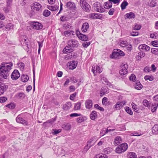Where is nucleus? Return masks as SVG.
Returning <instances> with one entry per match:
<instances>
[{"label":"nucleus","mask_w":158,"mask_h":158,"mask_svg":"<svg viewBox=\"0 0 158 158\" xmlns=\"http://www.w3.org/2000/svg\"><path fill=\"white\" fill-rule=\"evenodd\" d=\"M0 67V76L4 79H6L8 77L9 72L12 69L13 63L12 62L4 63Z\"/></svg>","instance_id":"f257e3e1"},{"label":"nucleus","mask_w":158,"mask_h":158,"mask_svg":"<svg viewBox=\"0 0 158 158\" xmlns=\"http://www.w3.org/2000/svg\"><path fill=\"white\" fill-rule=\"evenodd\" d=\"M67 45L63 50V52L64 53H68L73 51V48H77L79 46L78 41L75 39L69 40Z\"/></svg>","instance_id":"f03ea898"},{"label":"nucleus","mask_w":158,"mask_h":158,"mask_svg":"<svg viewBox=\"0 0 158 158\" xmlns=\"http://www.w3.org/2000/svg\"><path fill=\"white\" fill-rule=\"evenodd\" d=\"M25 113H22L18 115L16 118V122L18 123L22 124L25 126H28V123L25 119Z\"/></svg>","instance_id":"7ed1b4c3"},{"label":"nucleus","mask_w":158,"mask_h":158,"mask_svg":"<svg viewBox=\"0 0 158 158\" xmlns=\"http://www.w3.org/2000/svg\"><path fill=\"white\" fill-rule=\"evenodd\" d=\"M124 55L125 53L123 51L119 49H115L110 55V58L119 59L120 56H123Z\"/></svg>","instance_id":"20e7f679"},{"label":"nucleus","mask_w":158,"mask_h":158,"mask_svg":"<svg viewBox=\"0 0 158 158\" xmlns=\"http://www.w3.org/2000/svg\"><path fill=\"white\" fill-rule=\"evenodd\" d=\"M127 144L123 143L118 145L115 149V152L119 154L121 153L126 151L128 148Z\"/></svg>","instance_id":"39448f33"},{"label":"nucleus","mask_w":158,"mask_h":158,"mask_svg":"<svg viewBox=\"0 0 158 158\" xmlns=\"http://www.w3.org/2000/svg\"><path fill=\"white\" fill-rule=\"evenodd\" d=\"M80 4L83 10L86 12H89L91 10V7L85 0H80Z\"/></svg>","instance_id":"423d86ee"},{"label":"nucleus","mask_w":158,"mask_h":158,"mask_svg":"<svg viewBox=\"0 0 158 158\" xmlns=\"http://www.w3.org/2000/svg\"><path fill=\"white\" fill-rule=\"evenodd\" d=\"M42 8L41 5L38 2L33 3L31 5V9L34 12H41Z\"/></svg>","instance_id":"0eeeda50"},{"label":"nucleus","mask_w":158,"mask_h":158,"mask_svg":"<svg viewBox=\"0 0 158 158\" xmlns=\"http://www.w3.org/2000/svg\"><path fill=\"white\" fill-rule=\"evenodd\" d=\"M32 27L34 29L39 30L42 28L43 25L40 23L37 22H33L31 23Z\"/></svg>","instance_id":"6e6552de"},{"label":"nucleus","mask_w":158,"mask_h":158,"mask_svg":"<svg viewBox=\"0 0 158 158\" xmlns=\"http://www.w3.org/2000/svg\"><path fill=\"white\" fill-rule=\"evenodd\" d=\"M20 75L19 71L16 69H15L11 75V78L13 80H15L19 78Z\"/></svg>","instance_id":"1a4fd4ad"},{"label":"nucleus","mask_w":158,"mask_h":158,"mask_svg":"<svg viewBox=\"0 0 158 158\" xmlns=\"http://www.w3.org/2000/svg\"><path fill=\"white\" fill-rule=\"evenodd\" d=\"M102 69L101 67L99 66L98 65H94L92 66V71L94 74L96 73H100L102 72Z\"/></svg>","instance_id":"9d476101"},{"label":"nucleus","mask_w":158,"mask_h":158,"mask_svg":"<svg viewBox=\"0 0 158 158\" xmlns=\"http://www.w3.org/2000/svg\"><path fill=\"white\" fill-rule=\"evenodd\" d=\"M102 15L98 13H92L89 14V17L92 19H101L102 18Z\"/></svg>","instance_id":"9b49d317"},{"label":"nucleus","mask_w":158,"mask_h":158,"mask_svg":"<svg viewBox=\"0 0 158 158\" xmlns=\"http://www.w3.org/2000/svg\"><path fill=\"white\" fill-rule=\"evenodd\" d=\"M76 34L77 36L81 40L86 41L88 40V37L87 36L81 33L79 31H77Z\"/></svg>","instance_id":"f8f14e48"},{"label":"nucleus","mask_w":158,"mask_h":158,"mask_svg":"<svg viewBox=\"0 0 158 158\" xmlns=\"http://www.w3.org/2000/svg\"><path fill=\"white\" fill-rule=\"evenodd\" d=\"M126 102L125 101H123L122 102H118L116 105L114 106V107L116 109V110L120 109L125 104Z\"/></svg>","instance_id":"ddd939ff"},{"label":"nucleus","mask_w":158,"mask_h":158,"mask_svg":"<svg viewBox=\"0 0 158 158\" xmlns=\"http://www.w3.org/2000/svg\"><path fill=\"white\" fill-rule=\"evenodd\" d=\"M65 7L67 8L70 10H73L76 8L75 4L73 2H69L67 3Z\"/></svg>","instance_id":"4468645a"},{"label":"nucleus","mask_w":158,"mask_h":158,"mask_svg":"<svg viewBox=\"0 0 158 158\" xmlns=\"http://www.w3.org/2000/svg\"><path fill=\"white\" fill-rule=\"evenodd\" d=\"M128 67L127 65L124 64L119 71V73L121 75H124L127 74L128 71L127 68Z\"/></svg>","instance_id":"2eb2a0df"},{"label":"nucleus","mask_w":158,"mask_h":158,"mask_svg":"<svg viewBox=\"0 0 158 158\" xmlns=\"http://www.w3.org/2000/svg\"><path fill=\"white\" fill-rule=\"evenodd\" d=\"M77 57V54L75 53H72L66 55L64 59L65 60H68L69 59H72L73 58H75Z\"/></svg>","instance_id":"dca6fc26"},{"label":"nucleus","mask_w":158,"mask_h":158,"mask_svg":"<svg viewBox=\"0 0 158 158\" xmlns=\"http://www.w3.org/2000/svg\"><path fill=\"white\" fill-rule=\"evenodd\" d=\"M138 49L140 51H148L149 50L150 48L148 46L145 44H142L139 45L138 47Z\"/></svg>","instance_id":"f3484780"},{"label":"nucleus","mask_w":158,"mask_h":158,"mask_svg":"<svg viewBox=\"0 0 158 158\" xmlns=\"http://www.w3.org/2000/svg\"><path fill=\"white\" fill-rule=\"evenodd\" d=\"M77 64L75 61L72 60L68 63V65L69 66V68L70 69H73L76 67Z\"/></svg>","instance_id":"a211bd4d"},{"label":"nucleus","mask_w":158,"mask_h":158,"mask_svg":"<svg viewBox=\"0 0 158 158\" xmlns=\"http://www.w3.org/2000/svg\"><path fill=\"white\" fill-rule=\"evenodd\" d=\"M26 41V40L25 39L22 40V42L23 44H25L23 45V48L27 50V52L30 53L31 52V49L30 48L29 45L27 44Z\"/></svg>","instance_id":"6ab92c4d"},{"label":"nucleus","mask_w":158,"mask_h":158,"mask_svg":"<svg viewBox=\"0 0 158 158\" xmlns=\"http://www.w3.org/2000/svg\"><path fill=\"white\" fill-rule=\"evenodd\" d=\"M80 116V117L77 118L76 119L77 122L78 123L83 122L87 119L86 117L83 116L81 114Z\"/></svg>","instance_id":"aec40b11"},{"label":"nucleus","mask_w":158,"mask_h":158,"mask_svg":"<svg viewBox=\"0 0 158 158\" xmlns=\"http://www.w3.org/2000/svg\"><path fill=\"white\" fill-rule=\"evenodd\" d=\"M108 93L109 90L108 88L105 87H103L101 89L100 95L101 96H102L104 95L107 94Z\"/></svg>","instance_id":"412c9836"},{"label":"nucleus","mask_w":158,"mask_h":158,"mask_svg":"<svg viewBox=\"0 0 158 158\" xmlns=\"http://www.w3.org/2000/svg\"><path fill=\"white\" fill-rule=\"evenodd\" d=\"M126 17L125 19H134L135 17V14L133 12H130L127 13L125 15Z\"/></svg>","instance_id":"4be33fe9"},{"label":"nucleus","mask_w":158,"mask_h":158,"mask_svg":"<svg viewBox=\"0 0 158 158\" xmlns=\"http://www.w3.org/2000/svg\"><path fill=\"white\" fill-rule=\"evenodd\" d=\"M145 53L143 52H139L138 53V55L136 56V59L137 60H141L142 58L143 57L145 56Z\"/></svg>","instance_id":"5701e85b"},{"label":"nucleus","mask_w":158,"mask_h":158,"mask_svg":"<svg viewBox=\"0 0 158 158\" xmlns=\"http://www.w3.org/2000/svg\"><path fill=\"white\" fill-rule=\"evenodd\" d=\"M8 86L7 85H4L2 86H0V95L3 94L8 89Z\"/></svg>","instance_id":"b1692460"},{"label":"nucleus","mask_w":158,"mask_h":158,"mask_svg":"<svg viewBox=\"0 0 158 158\" xmlns=\"http://www.w3.org/2000/svg\"><path fill=\"white\" fill-rule=\"evenodd\" d=\"M121 138L119 136L116 137L114 139V144L115 145H117L122 142Z\"/></svg>","instance_id":"393cba45"},{"label":"nucleus","mask_w":158,"mask_h":158,"mask_svg":"<svg viewBox=\"0 0 158 158\" xmlns=\"http://www.w3.org/2000/svg\"><path fill=\"white\" fill-rule=\"evenodd\" d=\"M93 103L92 101L90 100H88L86 101L85 103V107L87 109H90L92 106Z\"/></svg>","instance_id":"a878e982"},{"label":"nucleus","mask_w":158,"mask_h":158,"mask_svg":"<svg viewBox=\"0 0 158 158\" xmlns=\"http://www.w3.org/2000/svg\"><path fill=\"white\" fill-rule=\"evenodd\" d=\"M72 106V103L71 102H67L63 106V108L65 110H69Z\"/></svg>","instance_id":"bb28decb"},{"label":"nucleus","mask_w":158,"mask_h":158,"mask_svg":"<svg viewBox=\"0 0 158 158\" xmlns=\"http://www.w3.org/2000/svg\"><path fill=\"white\" fill-rule=\"evenodd\" d=\"M112 4L110 0L106 2H105L104 4V7L106 9H109L111 8L112 6Z\"/></svg>","instance_id":"cd10ccee"},{"label":"nucleus","mask_w":158,"mask_h":158,"mask_svg":"<svg viewBox=\"0 0 158 158\" xmlns=\"http://www.w3.org/2000/svg\"><path fill=\"white\" fill-rule=\"evenodd\" d=\"M90 118L91 119L94 120L97 118V112L96 111L93 110L91 112L90 114Z\"/></svg>","instance_id":"c85d7f7f"},{"label":"nucleus","mask_w":158,"mask_h":158,"mask_svg":"<svg viewBox=\"0 0 158 158\" xmlns=\"http://www.w3.org/2000/svg\"><path fill=\"white\" fill-rule=\"evenodd\" d=\"M89 24L87 23H84L82 26L81 30L83 32H85L89 28Z\"/></svg>","instance_id":"c756f323"},{"label":"nucleus","mask_w":158,"mask_h":158,"mask_svg":"<svg viewBox=\"0 0 158 158\" xmlns=\"http://www.w3.org/2000/svg\"><path fill=\"white\" fill-rule=\"evenodd\" d=\"M135 87L137 89L140 90L142 88L143 86L140 82L137 81L135 83Z\"/></svg>","instance_id":"7c9ffc66"},{"label":"nucleus","mask_w":158,"mask_h":158,"mask_svg":"<svg viewBox=\"0 0 158 158\" xmlns=\"http://www.w3.org/2000/svg\"><path fill=\"white\" fill-rule=\"evenodd\" d=\"M152 131L154 134H158V125H155L152 128Z\"/></svg>","instance_id":"2f4dec72"},{"label":"nucleus","mask_w":158,"mask_h":158,"mask_svg":"<svg viewBox=\"0 0 158 158\" xmlns=\"http://www.w3.org/2000/svg\"><path fill=\"white\" fill-rule=\"evenodd\" d=\"M101 81L103 83L109 85L110 87V86L111 85V84L108 81L106 77H103L102 78Z\"/></svg>","instance_id":"473e14b6"},{"label":"nucleus","mask_w":158,"mask_h":158,"mask_svg":"<svg viewBox=\"0 0 158 158\" xmlns=\"http://www.w3.org/2000/svg\"><path fill=\"white\" fill-rule=\"evenodd\" d=\"M21 79L23 82H26L29 80V77L27 75L22 74L21 77Z\"/></svg>","instance_id":"72a5a7b5"},{"label":"nucleus","mask_w":158,"mask_h":158,"mask_svg":"<svg viewBox=\"0 0 158 158\" xmlns=\"http://www.w3.org/2000/svg\"><path fill=\"white\" fill-rule=\"evenodd\" d=\"M62 128L65 130H69L70 129L71 125L68 123L64 124L62 125Z\"/></svg>","instance_id":"f704fd0d"},{"label":"nucleus","mask_w":158,"mask_h":158,"mask_svg":"<svg viewBox=\"0 0 158 158\" xmlns=\"http://www.w3.org/2000/svg\"><path fill=\"white\" fill-rule=\"evenodd\" d=\"M96 10L97 11L99 12H103L105 11V9L102 6L100 5L99 6H97L96 8Z\"/></svg>","instance_id":"c9c22d12"},{"label":"nucleus","mask_w":158,"mask_h":158,"mask_svg":"<svg viewBox=\"0 0 158 158\" xmlns=\"http://www.w3.org/2000/svg\"><path fill=\"white\" fill-rule=\"evenodd\" d=\"M128 5V3L126 1L124 0L121 5V9L123 10L126 8V6Z\"/></svg>","instance_id":"e433bc0d"},{"label":"nucleus","mask_w":158,"mask_h":158,"mask_svg":"<svg viewBox=\"0 0 158 158\" xmlns=\"http://www.w3.org/2000/svg\"><path fill=\"white\" fill-rule=\"evenodd\" d=\"M81 103L80 102H78L75 104L74 109L75 110H80L81 108Z\"/></svg>","instance_id":"4c0bfd02"},{"label":"nucleus","mask_w":158,"mask_h":158,"mask_svg":"<svg viewBox=\"0 0 158 158\" xmlns=\"http://www.w3.org/2000/svg\"><path fill=\"white\" fill-rule=\"evenodd\" d=\"M16 106L15 104L14 103H11L9 104H7L6 106L10 109H14Z\"/></svg>","instance_id":"58836bf2"},{"label":"nucleus","mask_w":158,"mask_h":158,"mask_svg":"<svg viewBox=\"0 0 158 158\" xmlns=\"http://www.w3.org/2000/svg\"><path fill=\"white\" fill-rule=\"evenodd\" d=\"M74 32L73 31H65L64 32V34L66 36H68L71 34H72V35H74Z\"/></svg>","instance_id":"ea45409f"},{"label":"nucleus","mask_w":158,"mask_h":158,"mask_svg":"<svg viewBox=\"0 0 158 158\" xmlns=\"http://www.w3.org/2000/svg\"><path fill=\"white\" fill-rule=\"evenodd\" d=\"M113 151V149L110 147H108L104 149V152L106 154H108Z\"/></svg>","instance_id":"a19ab883"},{"label":"nucleus","mask_w":158,"mask_h":158,"mask_svg":"<svg viewBox=\"0 0 158 158\" xmlns=\"http://www.w3.org/2000/svg\"><path fill=\"white\" fill-rule=\"evenodd\" d=\"M125 111L130 115L133 114V112L131 109L128 106H126L125 107Z\"/></svg>","instance_id":"79ce46f5"},{"label":"nucleus","mask_w":158,"mask_h":158,"mask_svg":"<svg viewBox=\"0 0 158 158\" xmlns=\"http://www.w3.org/2000/svg\"><path fill=\"white\" fill-rule=\"evenodd\" d=\"M128 156V158H137V155L134 152H129Z\"/></svg>","instance_id":"37998d69"},{"label":"nucleus","mask_w":158,"mask_h":158,"mask_svg":"<svg viewBox=\"0 0 158 158\" xmlns=\"http://www.w3.org/2000/svg\"><path fill=\"white\" fill-rule=\"evenodd\" d=\"M58 8L59 6H49L48 7L49 9L52 11L57 10H58Z\"/></svg>","instance_id":"c03bdc74"},{"label":"nucleus","mask_w":158,"mask_h":158,"mask_svg":"<svg viewBox=\"0 0 158 158\" xmlns=\"http://www.w3.org/2000/svg\"><path fill=\"white\" fill-rule=\"evenodd\" d=\"M131 106L135 112H137L138 111V108L137 106L135 104L134 102H132Z\"/></svg>","instance_id":"a18cd8bd"},{"label":"nucleus","mask_w":158,"mask_h":158,"mask_svg":"<svg viewBox=\"0 0 158 158\" xmlns=\"http://www.w3.org/2000/svg\"><path fill=\"white\" fill-rule=\"evenodd\" d=\"M144 78L146 80H149L150 81H153L154 79V77L152 76L146 75L144 77Z\"/></svg>","instance_id":"49530a36"},{"label":"nucleus","mask_w":158,"mask_h":158,"mask_svg":"<svg viewBox=\"0 0 158 158\" xmlns=\"http://www.w3.org/2000/svg\"><path fill=\"white\" fill-rule=\"evenodd\" d=\"M151 52L155 55H158V48H152L151 49Z\"/></svg>","instance_id":"de8ad7c7"},{"label":"nucleus","mask_w":158,"mask_h":158,"mask_svg":"<svg viewBox=\"0 0 158 158\" xmlns=\"http://www.w3.org/2000/svg\"><path fill=\"white\" fill-rule=\"evenodd\" d=\"M95 158H108V157L106 155L102 154L97 155Z\"/></svg>","instance_id":"09e8293b"},{"label":"nucleus","mask_w":158,"mask_h":158,"mask_svg":"<svg viewBox=\"0 0 158 158\" xmlns=\"http://www.w3.org/2000/svg\"><path fill=\"white\" fill-rule=\"evenodd\" d=\"M13 27V25L11 23H8L5 27L8 30H9Z\"/></svg>","instance_id":"8fccbe9b"},{"label":"nucleus","mask_w":158,"mask_h":158,"mask_svg":"<svg viewBox=\"0 0 158 158\" xmlns=\"http://www.w3.org/2000/svg\"><path fill=\"white\" fill-rule=\"evenodd\" d=\"M143 104L144 106L146 107H150V104L147 100H144L143 102Z\"/></svg>","instance_id":"3c124183"},{"label":"nucleus","mask_w":158,"mask_h":158,"mask_svg":"<svg viewBox=\"0 0 158 158\" xmlns=\"http://www.w3.org/2000/svg\"><path fill=\"white\" fill-rule=\"evenodd\" d=\"M50 14V12L47 10H45L43 13V15L45 17L49 16Z\"/></svg>","instance_id":"603ef678"},{"label":"nucleus","mask_w":158,"mask_h":158,"mask_svg":"<svg viewBox=\"0 0 158 158\" xmlns=\"http://www.w3.org/2000/svg\"><path fill=\"white\" fill-rule=\"evenodd\" d=\"M158 106V104L156 103H154L153 104L152 107L151 111L152 112H154L157 109Z\"/></svg>","instance_id":"864d4df0"},{"label":"nucleus","mask_w":158,"mask_h":158,"mask_svg":"<svg viewBox=\"0 0 158 158\" xmlns=\"http://www.w3.org/2000/svg\"><path fill=\"white\" fill-rule=\"evenodd\" d=\"M129 78L130 80L133 81H135L136 80V77L135 75L132 74H131L130 76L129 77Z\"/></svg>","instance_id":"5fc2aeb1"},{"label":"nucleus","mask_w":158,"mask_h":158,"mask_svg":"<svg viewBox=\"0 0 158 158\" xmlns=\"http://www.w3.org/2000/svg\"><path fill=\"white\" fill-rule=\"evenodd\" d=\"M94 107L97 109H98L101 111H104V109L103 107L100 106L98 104H95Z\"/></svg>","instance_id":"6e6d98bb"},{"label":"nucleus","mask_w":158,"mask_h":158,"mask_svg":"<svg viewBox=\"0 0 158 158\" xmlns=\"http://www.w3.org/2000/svg\"><path fill=\"white\" fill-rule=\"evenodd\" d=\"M94 145V144H92V145H89V144L87 143L84 148V151L86 152L89 149V148Z\"/></svg>","instance_id":"4d7b16f0"},{"label":"nucleus","mask_w":158,"mask_h":158,"mask_svg":"<svg viewBox=\"0 0 158 158\" xmlns=\"http://www.w3.org/2000/svg\"><path fill=\"white\" fill-rule=\"evenodd\" d=\"M127 43L126 41H121L120 42V46L122 47H124L126 46Z\"/></svg>","instance_id":"13d9d810"},{"label":"nucleus","mask_w":158,"mask_h":158,"mask_svg":"<svg viewBox=\"0 0 158 158\" xmlns=\"http://www.w3.org/2000/svg\"><path fill=\"white\" fill-rule=\"evenodd\" d=\"M157 33L156 32H154L153 33L151 34H150V37L152 38H157V35H156Z\"/></svg>","instance_id":"bf43d9fd"},{"label":"nucleus","mask_w":158,"mask_h":158,"mask_svg":"<svg viewBox=\"0 0 158 158\" xmlns=\"http://www.w3.org/2000/svg\"><path fill=\"white\" fill-rule=\"evenodd\" d=\"M54 122V121L52 119L48 120L46 122L43 123V126H46L47 124H49L50 125V124H52Z\"/></svg>","instance_id":"052dcab7"},{"label":"nucleus","mask_w":158,"mask_h":158,"mask_svg":"<svg viewBox=\"0 0 158 158\" xmlns=\"http://www.w3.org/2000/svg\"><path fill=\"white\" fill-rule=\"evenodd\" d=\"M77 93L75 92L71 94L69 97V98L70 100H73L74 99V98L76 96Z\"/></svg>","instance_id":"680f3d73"},{"label":"nucleus","mask_w":158,"mask_h":158,"mask_svg":"<svg viewBox=\"0 0 158 158\" xmlns=\"http://www.w3.org/2000/svg\"><path fill=\"white\" fill-rule=\"evenodd\" d=\"M10 7H7V6H6V7L3 8V10L5 13H7L9 12L10 9Z\"/></svg>","instance_id":"e2e57ef3"},{"label":"nucleus","mask_w":158,"mask_h":158,"mask_svg":"<svg viewBox=\"0 0 158 158\" xmlns=\"http://www.w3.org/2000/svg\"><path fill=\"white\" fill-rule=\"evenodd\" d=\"M106 133V128H104L100 132V135L101 136H102Z\"/></svg>","instance_id":"0e129e2a"},{"label":"nucleus","mask_w":158,"mask_h":158,"mask_svg":"<svg viewBox=\"0 0 158 158\" xmlns=\"http://www.w3.org/2000/svg\"><path fill=\"white\" fill-rule=\"evenodd\" d=\"M107 98L106 97H104L102 99V104L106 105H107Z\"/></svg>","instance_id":"69168bd1"},{"label":"nucleus","mask_w":158,"mask_h":158,"mask_svg":"<svg viewBox=\"0 0 158 158\" xmlns=\"http://www.w3.org/2000/svg\"><path fill=\"white\" fill-rule=\"evenodd\" d=\"M90 44V42H86L83 43L82 45L85 48L87 47Z\"/></svg>","instance_id":"338daca9"},{"label":"nucleus","mask_w":158,"mask_h":158,"mask_svg":"<svg viewBox=\"0 0 158 158\" xmlns=\"http://www.w3.org/2000/svg\"><path fill=\"white\" fill-rule=\"evenodd\" d=\"M152 44L156 47H158V41H154L152 42Z\"/></svg>","instance_id":"774afa93"}]
</instances>
